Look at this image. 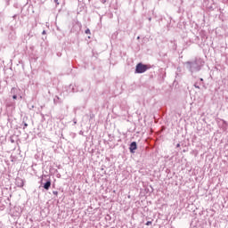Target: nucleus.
Returning <instances> with one entry per match:
<instances>
[{
  "label": "nucleus",
  "instance_id": "nucleus-1",
  "mask_svg": "<svg viewBox=\"0 0 228 228\" xmlns=\"http://www.w3.org/2000/svg\"><path fill=\"white\" fill-rule=\"evenodd\" d=\"M149 66L142 63H138L135 68V72L136 74H143V72H147Z\"/></svg>",
  "mask_w": 228,
  "mask_h": 228
},
{
  "label": "nucleus",
  "instance_id": "nucleus-5",
  "mask_svg": "<svg viewBox=\"0 0 228 228\" xmlns=\"http://www.w3.org/2000/svg\"><path fill=\"white\" fill-rule=\"evenodd\" d=\"M152 224V221H148L147 223H146V225H151Z\"/></svg>",
  "mask_w": 228,
  "mask_h": 228
},
{
  "label": "nucleus",
  "instance_id": "nucleus-4",
  "mask_svg": "<svg viewBox=\"0 0 228 228\" xmlns=\"http://www.w3.org/2000/svg\"><path fill=\"white\" fill-rule=\"evenodd\" d=\"M86 35H90V29H89V28H87V29L86 30Z\"/></svg>",
  "mask_w": 228,
  "mask_h": 228
},
{
  "label": "nucleus",
  "instance_id": "nucleus-10",
  "mask_svg": "<svg viewBox=\"0 0 228 228\" xmlns=\"http://www.w3.org/2000/svg\"><path fill=\"white\" fill-rule=\"evenodd\" d=\"M25 127H28V124H25Z\"/></svg>",
  "mask_w": 228,
  "mask_h": 228
},
{
  "label": "nucleus",
  "instance_id": "nucleus-8",
  "mask_svg": "<svg viewBox=\"0 0 228 228\" xmlns=\"http://www.w3.org/2000/svg\"><path fill=\"white\" fill-rule=\"evenodd\" d=\"M54 2H55L57 4H59L58 0H54Z\"/></svg>",
  "mask_w": 228,
  "mask_h": 228
},
{
  "label": "nucleus",
  "instance_id": "nucleus-9",
  "mask_svg": "<svg viewBox=\"0 0 228 228\" xmlns=\"http://www.w3.org/2000/svg\"><path fill=\"white\" fill-rule=\"evenodd\" d=\"M176 147H181V144L178 143V144L176 145Z\"/></svg>",
  "mask_w": 228,
  "mask_h": 228
},
{
  "label": "nucleus",
  "instance_id": "nucleus-6",
  "mask_svg": "<svg viewBox=\"0 0 228 228\" xmlns=\"http://www.w3.org/2000/svg\"><path fill=\"white\" fill-rule=\"evenodd\" d=\"M12 99H17V95L16 94H14L13 96H12Z\"/></svg>",
  "mask_w": 228,
  "mask_h": 228
},
{
  "label": "nucleus",
  "instance_id": "nucleus-11",
  "mask_svg": "<svg viewBox=\"0 0 228 228\" xmlns=\"http://www.w3.org/2000/svg\"><path fill=\"white\" fill-rule=\"evenodd\" d=\"M200 81H204V80L201 78Z\"/></svg>",
  "mask_w": 228,
  "mask_h": 228
},
{
  "label": "nucleus",
  "instance_id": "nucleus-2",
  "mask_svg": "<svg viewBox=\"0 0 228 228\" xmlns=\"http://www.w3.org/2000/svg\"><path fill=\"white\" fill-rule=\"evenodd\" d=\"M136 149H137L136 142H133L130 144V151H131V152H134V151H136Z\"/></svg>",
  "mask_w": 228,
  "mask_h": 228
},
{
  "label": "nucleus",
  "instance_id": "nucleus-3",
  "mask_svg": "<svg viewBox=\"0 0 228 228\" xmlns=\"http://www.w3.org/2000/svg\"><path fill=\"white\" fill-rule=\"evenodd\" d=\"M44 188H45V190H49V188H51V181L46 182L44 184Z\"/></svg>",
  "mask_w": 228,
  "mask_h": 228
},
{
  "label": "nucleus",
  "instance_id": "nucleus-7",
  "mask_svg": "<svg viewBox=\"0 0 228 228\" xmlns=\"http://www.w3.org/2000/svg\"><path fill=\"white\" fill-rule=\"evenodd\" d=\"M53 195H58V191H53Z\"/></svg>",
  "mask_w": 228,
  "mask_h": 228
}]
</instances>
